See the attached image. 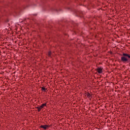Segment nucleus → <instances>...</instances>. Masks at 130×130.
Instances as JSON below:
<instances>
[{"label":"nucleus","mask_w":130,"mask_h":130,"mask_svg":"<svg viewBox=\"0 0 130 130\" xmlns=\"http://www.w3.org/2000/svg\"><path fill=\"white\" fill-rule=\"evenodd\" d=\"M41 88V91L42 92H47V88H45V87H42Z\"/></svg>","instance_id":"0eeeda50"},{"label":"nucleus","mask_w":130,"mask_h":130,"mask_svg":"<svg viewBox=\"0 0 130 130\" xmlns=\"http://www.w3.org/2000/svg\"><path fill=\"white\" fill-rule=\"evenodd\" d=\"M90 30H93V28L91 27Z\"/></svg>","instance_id":"4468645a"},{"label":"nucleus","mask_w":130,"mask_h":130,"mask_svg":"<svg viewBox=\"0 0 130 130\" xmlns=\"http://www.w3.org/2000/svg\"><path fill=\"white\" fill-rule=\"evenodd\" d=\"M41 107V108L42 109L44 108V107H46L47 106V103H44L42 104L41 106H40Z\"/></svg>","instance_id":"39448f33"},{"label":"nucleus","mask_w":130,"mask_h":130,"mask_svg":"<svg viewBox=\"0 0 130 130\" xmlns=\"http://www.w3.org/2000/svg\"><path fill=\"white\" fill-rule=\"evenodd\" d=\"M85 94V96H87V98H89V99L92 98V93H91V92H86Z\"/></svg>","instance_id":"20e7f679"},{"label":"nucleus","mask_w":130,"mask_h":130,"mask_svg":"<svg viewBox=\"0 0 130 130\" xmlns=\"http://www.w3.org/2000/svg\"><path fill=\"white\" fill-rule=\"evenodd\" d=\"M34 16H37V14H34Z\"/></svg>","instance_id":"2eb2a0df"},{"label":"nucleus","mask_w":130,"mask_h":130,"mask_svg":"<svg viewBox=\"0 0 130 130\" xmlns=\"http://www.w3.org/2000/svg\"><path fill=\"white\" fill-rule=\"evenodd\" d=\"M52 125H41L40 126H39V128H43V129H48L49 127H52Z\"/></svg>","instance_id":"f03ea898"},{"label":"nucleus","mask_w":130,"mask_h":130,"mask_svg":"<svg viewBox=\"0 0 130 130\" xmlns=\"http://www.w3.org/2000/svg\"><path fill=\"white\" fill-rule=\"evenodd\" d=\"M69 15H70V13H63V17H69Z\"/></svg>","instance_id":"1a4fd4ad"},{"label":"nucleus","mask_w":130,"mask_h":130,"mask_svg":"<svg viewBox=\"0 0 130 130\" xmlns=\"http://www.w3.org/2000/svg\"><path fill=\"white\" fill-rule=\"evenodd\" d=\"M121 55V59L119 60V62H123V63L127 64L128 67H130V54L123 53Z\"/></svg>","instance_id":"f257e3e1"},{"label":"nucleus","mask_w":130,"mask_h":130,"mask_svg":"<svg viewBox=\"0 0 130 130\" xmlns=\"http://www.w3.org/2000/svg\"><path fill=\"white\" fill-rule=\"evenodd\" d=\"M9 19H6V20H5V22H6V23H9Z\"/></svg>","instance_id":"9b49d317"},{"label":"nucleus","mask_w":130,"mask_h":130,"mask_svg":"<svg viewBox=\"0 0 130 130\" xmlns=\"http://www.w3.org/2000/svg\"><path fill=\"white\" fill-rule=\"evenodd\" d=\"M95 71L98 73V74H102L103 73V68L101 67H98Z\"/></svg>","instance_id":"7ed1b4c3"},{"label":"nucleus","mask_w":130,"mask_h":130,"mask_svg":"<svg viewBox=\"0 0 130 130\" xmlns=\"http://www.w3.org/2000/svg\"><path fill=\"white\" fill-rule=\"evenodd\" d=\"M108 53H110L111 55H112V54H113V52H112V51H109L108 52Z\"/></svg>","instance_id":"9d476101"},{"label":"nucleus","mask_w":130,"mask_h":130,"mask_svg":"<svg viewBox=\"0 0 130 130\" xmlns=\"http://www.w3.org/2000/svg\"><path fill=\"white\" fill-rule=\"evenodd\" d=\"M36 109H38V112H40L41 111V109H42L41 108V107L40 106H38V107H35Z\"/></svg>","instance_id":"423d86ee"},{"label":"nucleus","mask_w":130,"mask_h":130,"mask_svg":"<svg viewBox=\"0 0 130 130\" xmlns=\"http://www.w3.org/2000/svg\"><path fill=\"white\" fill-rule=\"evenodd\" d=\"M52 54V52H51V51H49L48 52V56L49 57H51Z\"/></svg>","instance_id":"6e6552de"},{"label":"nucleus","mask_w":130,"mask_h":130,"mask_svg":"<svg viewBox=\"0 0 130 130\" xmlns=\"http://www.w3.org/2000/svg\"><path fill=\"white\" fill-rule=\"evenodd\" d=\"M68 10H71L70 8H68Z\"/></svg>","instance_id":"ddd939ff"},{"label":"nucleus","mask_w":130,"mask_h":130,"mask_svg":"<svg viewBox=\"0 0 130 130\" xmlns=\"http://www.w3.org/2000/svg\"><path fill=\"white\" fill-rule=\"evenodd\" d=\"M94 30H96V27H94V28H93Z\"/></svg>","instance_id":"f8f14e48"},{"label":"nucleus","mask_w":130,"mask_h":130,"mask_svg":"<svg viewBox=\"0 0 130 130\" xmlns=\"http://www.w3.org/2000/svg\"><path fill=\"white\" fill-rule=\"evenodd\" d=\"M123 68H124V66H123Z\"/></svg>","instance_id":"dca6fc26"}]
</instances>
